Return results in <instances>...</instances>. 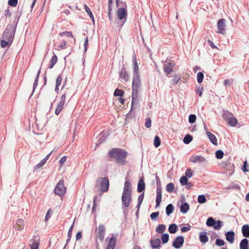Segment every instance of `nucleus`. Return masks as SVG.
Instances as JSON below:
<instances>
[{"label": "nucleus", "instance_id": "c03bdc74", "mask_svg": "<svg viewBox=\"0 0 249 249\" xmlns=\"http://www.w3.org/2000/svg\"><path fill=\"white\" fill-rule=\"evenodd\" d=\"M160 144V140L159 136H156L154 140V145L155 147H159Z\"/></svg>", "mask_w": 249, "mask_h": 249}, {"label": "nucleus", "instance_id": "0eeeda50", "mask_svg": "<svg viewBox=\"0 0 249 249\" xmlns=\"http://www.w3.org/2000/svg\"><path fill=\"white\" fill-rule=\"evenodd\" d=\"M184 238L183 236L180 235L177 237L173 242V247L176 249H180L183 245Z\"/></svg>", "mask_w": 249, "mask_h": 249}, {"label": "nucleus", "instance_id": "de8ad7c7", "mask_svg": "<svg viewBox=\"0 0 249 249\" xmlns=\"http://www.w3.org/2000/svg\"><path fill=\"white\" fill-rule=\"evenodd\" d=\"M224 152L221 150H218L215 152V157L218 159H221L223 157Z\"/></svg>", "mask_w": 249, "mask_h": 249}, {"label": "nucleus", "instance_id": "aec40b11", "mask_svg": "<svg viewBox=\"0 0 249 249\" xmlns=\"http://www.w3.org/2000/svg\"><path fill=\"white\" fill-rule=\"evenodd\" d=\"M161 189L157 188V196L156 199V207H158L160 204L161 201Z\"/></svg>", "mask_w": 249, "mask_h": 249}, {"label": "nucleus", "instance_id": "774afa93", "mask_svg": "<svg viewBox=\"0 0 249 249\" xmlns=\"http://www.w3.org/2000/svg\"><path fill=\"white\" fill-rule=\"evenodd\" d=\"M247 166H248V165H247V161H244V164H243V168H242V170L244 172H247L249 171V169L247 167Z\"/></svg>", "mask_w": 249, "mask_h": 249}, {"label": "nucleus", "instance_id": "dca6fc26", "mask_svg": "<svg viewBox=\"0 0 249 249\" xmlns=\"http://www.w3.org/2000/svg\"><path fill=\"white\" fill-rule=\"evenodd\" d=\"M66 81H65V83L63 84L61 89H64V93L61 96H64V99L66 100V98L67 97H70L72 95V90L71 88H65V85L66 84Z\"/></svg>", "mask_w": 249, "mask_h": 249}, {"label": "nucleus", "instance_id": "a18cd8bd", "mask_svg": "<svg viewBox=\"0 0 249 249\" xmlns=\"http://www.w3.org/2000/svg\"><path fill=\"white\" fill-rule=\"evenodd\" d=\"M204 78V74L201 72H199L197 74V80L198 83L200 84L202 82Z\"/></svg>", "mask_w": 249, "mask_h": 249}, {"label": "nucleus", "instance_id": "2f4dec72", "mask_svg": "<svg viewBox=\"0 0 249 249\" xmlns=\"http://www.w3.org/2000/svg\"><path fill=\"white\" fill-rule=\"evenodd\" d=\"M216 222V221L214 220L213 218L212 217H210L207 220L206 225H207V226H208L209 227H213L214 225L215 224Z\"/></svg>", "mask_w": 249, "mask_h": 249}, {"label": "nucleus", "instance_id": "72a5a7b5", "mask_svg": "<svg viewBox=\"0 0 249 249\" xmlns=\"http://www.w3.org/2000/svg\"><path fill=\"white\" fill-rule=\"evenodd\" d=\"M229 124L231 126H234L237 123V120L235 117L232 116L228 121Z\"/></svg>", "mask_w": 249, "mask_h": 249}, {"label": "nucleus", "instance_id": "6e6d98bb", "mask_svg": "<svg viewBox=\"0 0 249 249\" xmlns=\"http://www.w3.org/2000/svg\"><path fill=\"white\" fill-rule=\"evenodd\" d=\"M151 126V120L149 118L145 119V126L147 128H149Z\"/></svg>", "mask_w": 249, "mask_h": 249}, {"label": "nucleus", "instance_id": "a878e982", "mask_svg": "<svg viewBox=\"0 0 249 249\" xmlns=\"http://www.w3.org/2000/svg\"><path fill=\"white\" fill-rule=\"evenodd\" d=\"M39 239H36V237L35 239H32V243L30 245L31 249H38V246L39 245Z\"/></svg>", "mask_w": 249, "mask_h": 249}, {"label": "nucleus", "instance_id": "603ef678", "mask_svg": "<svg viewBox=\"0 0 249 249\" xmlns=\"http://www.w3.org/2000/svg\"><path fill=\"white\" fill-rule=\"evenodd\" d=\"M46 162L45 161V160H44L43 159V160H42L39 162V163H38V164H37L35 166L34 170H35V171H36L37 169H38V168H39L41 167L42 166H43V165L45 164V163H46Z\"/></svg>", "mask_w": 249, "mask_h": 249}, {"label": "nucleus", "instance_id": "423d86ee", "mask_svg": "<svg viewBox=\"0 0 249 249\" xmlns=\"http://www.w3.org/2000/svg\"><path fill=\"white\" fill-rule=\"evenodd\" d=\"M66 190V188L64 185V181L61 180L57 184L54 189V193L56 195L62 196L65 194Z\"/></svg>", "mask_w": 249, "mask_h": 249}, {"label": "nucleus", "instance_id": "7c9ffc66", "mask_svg": "<svg viewBox=\"0 0 249 249\" xmlns=\"http://www.w3.org/2000/svg\"><path fill=\"white\" fill-rule=\"evenodd\" d=\"M233 114L228 110H223V118L224 120H229L230 118L233 116Z\"/></svg>", "mask_w": 249, "mask_h": 249}, {"label": "nucleus", "instance_id": "2eb2a0df", "mask_svg": "<svg viewBox=\"0 0 249 249\" xmlns=\"http://www.w3.org/2000/svg\"><path fill=\"white\" fill-rule=\"evenodd\" d=\"M120 78L122 80L127 82L129 79V75L127 74L126 69L124 68V65H123V68L120 72Z\"/></svg>", "mask_w": 249, "mask_h": 249}, {"label": "nucleus", "instance_id": "37998d69", "mask_svg": "<svg viewBox=\"0 0 249 249\" xmlns=\"http://www.w3.org/2000/svg\"><path fill=\"white\" fill-rule=\"evenodd\" d=\"M222 226V222L221 220H218L216 221L213 228L214 230H219Z\"/></svg>", "mask_w": 249, "mask_h": 249}, {"label": "nucleus", "instance_id": "09e8293b", "mask_svg": "<svg viewBox=\"0 0 249 249\" xmlns=\"http://www.w3.org/2000/svg\"><path fill=\"white\" fill-rule=\"evenodd\" d=\"M193 175V171L191 169H187L185 172V177H187V178H190Z\"/></svg>", "mask_w": 249, "mask_h": 249}, {"label": "nucleus", "instance_id": "c9c22d12", "mask_svg": "<svg viewBox=\"0 0 249 249\" xmlns=\"http://www.w3.org/2000/svg\"><path fill=\"white\" fill-rule=\"evenodd\" d=\"M193 140V137L189 134H187L183 139V142L185 144H189Z\"/></svg>", "mask_w": 249, "mask_h": 249}, {"label": "nucleus", "instance_id": "1a4fd4ad", "mask_svg": "<svg viewBox=\"0 0 249 249\" xmlns=\"http://www.w3.org/2000/svg\"><path fill=\"white\" fill-rule=\"evenodd\" d=\"M218 31L217 33L218 34L224 35L225 34V20L223 18L220 19L217 22Z\"/></svg>", "mask_w": 249, "mask_h": 249}, {"label": "nucleus", "instance_id": "3c124183", "mask_svg": "<svg viewBox=\"0 0 249 249\" xmlns=\"http://www.w3.org/2000/svg\"><path fill=\"white\" fill-rule=\"evenodd\" d=\"M62 80L63 77L62 75L59 74L56 79L55 86H56V87H59L61 84Z\"/></svg>", "mask_w": 249, "mask_h": 249}, {"label": "nucleus", "instance_id": "052dcab7", "mask_svg": "<svg viewBox=\"0 0 249 249\" xmlns=\"http://www.w3.org/2000/svg\"><path fill=\"white\" fill-rule=\"evenodd\" d=\"M52 211L51 209H49L48 210V211L47 212L46 216H45V221H47L48 220V219L50 218V217H51L50 214L52 213Z\"/></svg>", "mask_w": 249, "mask_h": 249}, {"label": "nucleus", "instance_id": "8fccbe9b", "mask_svg": "<svg viewBox=\"0 0 249 249\" xmlns=\"http://www.w3.org/2000/svg\"><path fill=\"white\" fill-rule=\"evenodd\" d=\"M124 94V91L121 89H115L114 92V96H122Z\"/></svg>", "mask_w": 249, "mask_h": 249}, {"label": "nucleus", "instance_id": "f257e3e1", "mask_svg": "<svg viewBox=\"0 0 249 249\" xmlns=\"http://www.w3.org/2000/svg\"><path fill=\"white\" fill-rule=\"evenodd\" d=\"M132 199V188L130 181L125 178L122 196V208H128Z\"/></svg>", "mask_w": 249, "mask_h": 249}, {"label": "nucleus", "instance_id": "a211bd4d", "mask_svg": "<svg viewBox=\"0 0 249 249\" xmlns=\"http://www.w3.org/2000/svg\"><path fill=\"white\" fill-rule=\"evenodd\" d=\"M226 239L231 244L234 241L235 233L233 231H229L225 233Z\"/></svg>", "mask_w": 249, "mask_h": 249}, {"label": "nucleus", "instance_id": "5fc2aeb1", "mask_svg": "<svg viewBox=\"0 0 249 249\" xmlns=\"http://www.w3.org/2000/svg\"><path fill=\"white\" fill-rule=\"evenodd\" d=\"M216 245L218 246H223L225 245V241L221 239H217L215 241Z\"/></svg>", "mask_w": 249, "mask_h": 249}, {"label": "nucleus", "instance_id": "ddd939ff", "mask_svg": "<svg viewBox=\"0 0 249 249\" xmlns=\"http://www.w3.org/2000/svg\"><path fill=\"white\" fill-rule=\"evenodd\" d=\"M133 62V75H139V69L135 54H133L132 57Z\"/></svg>", "mask_w": 249, "mask_h": 249}, {"label": "nucleus", "instance_id": "9d476101", "mask_svg": "<svg viewBox=\"0 0 249 249\" xmlns=\"http://www.w3.org/2000/svg\"><path fill=\"white\" fill-rule=\"evenodd\" d=\"M175 65V62L173 61H170L169 62H167L166 61L163 66L164 72L166 73L167 74H170L172 71Z\"/></svg>", "mask_w": 249, "mask_h": 249}, {"label": "nucleus", "instance_id": "c85d7f7f", "mask_svg": "<svg viewBox=\"0 0 249 249\" xmlns=\"http://www.w3.org/2000/svg\"><path fill=\"white\" fill-rule=\"evenodd\" d=\"M166 229V225L164 224H160L156 228V231L158 233H163Z\"/></svg>", "mask_w": 249, "mask_h": 249}, {"label": "nucleus", "instance_id": "4c0bfd02", "mask_svg": "<svg viewBox=\"0 0 249 249\" xmlns=\"http://www.w3.org/2000/svg\"><path fill=\"white\" fill-rule=\"evenodd\" d=\"M84 7H85V9L86 10V12L89 15V16L90 17V18L92 19V21H94V19L93 15L91 10L89 8V7L86 4L84 5Z\"/></svg>", "mask_w": 249, "mask_h": 249}, {"label": "nucleus", "instance_id": "f8f14e48", "mask_svg": "<svg viewBox=\"0 0 249 249\" xmlns=\"http://www.w3.org/2000/svg\"><path fill=\"white\" fill-rule=\"evenodd\" d=\"M105 227L103 224H100L98 228V237L101 242H103L105 234Z\"/></svg>", "mask_w": 249, "mask_h": 249}, {"label": "nucleus", "instance_id": "79ce46f5", "mask_svg": "<svg viewBox=\"0 0 249 249\" xmlns=\"http://www.w3.org/2000/svg\"><path fill=\"white\" fill-rule=\"evenodd\" d=\"M162 242L163 244H165L167 243L169 240V235L168 233L163 234L161 236V238Z\"/></svg>", "mask_w": 249, "mask_h": 249}, {"label": "nucleus", "instance_id": "680f3d73", "mask_svg": "<svg viewBox=\"0 0 249 249\" xmlns=\"http://www.w3.org/2000/svg\"><path fill=\"white\" fill-rule=\"evenodd\" d=\"M88 44H89V39H88V37H87L85 38V39L84 44V52H87V49H88Z\"/></svg>", "mask_w": 249, "mask_h": 249}, {"label": "nucleus", "instance_id": "e433bc0d", "mask_svg": "<svg viewBox=\"0 0 249 249\" xmlns=\"http://www.w3.org/2000/svg\"><path fill=\"white\" fill-rule=\"evenodd\" d=\"M12 44V43L8 42L7 40L2 39L0 40V45L1 48H6L8 46H10V45Z\"/></svg>", "mask_w": 249, "mask_h": 249}, {"label": "nucleus", "instance_id": "338daca9", "mask_svg": "<svg viewBox=\"0 0 249 249\" xmlns=\"http://www.w3.org/2000/svg\"><path fill=\"white\" fill-rule=\"evenodd\" d=\"M191 229V226L188 225V227H183L181 228V231L183 232H185L190 231Z\"/></svg>", "mask_w": 249, "mask_h": 249}, {"label": "nucleus", "instance_id": "9b49d317", "mask_svg": "<svg viewBox=\"0 0 249 249\" xmlns=\"http://www.w3.org/2000/svg\"><path fill=\"white\" fill-rule=\"evenodd\" d=\"M141 86L140 75H133L132 90H139Z\"/></svg>", "mask_w": 249, "mask_h": 249}, {"label": "nucleus", "instance_id": "b1692460", "mask_svg": "<svg viewBox=\"0 0 249 249\" xmlns=\"http://www.w3.org/2000/svg\"><path fill=\"white\" fill-rule=\"evenodd\" d=\"M145 189V183L144 182L143 179L142 178H141L138 183V188L137 191L138 192L140 193L142 192Z\"/></svg>", "mask_w": 249, "mask_h": 249}, {"label": "nucleus", "instance_id": "6ab92c4d", "mask_svg": "<svg viewBox=\"0 0 249 249\" xmlns=\"http://www.w3.org/2000/svg\"><path fill=\"white\" fill-rule=\"evenodd\" d=\"M160 243V240L159 238L151 239L150 240V245L153 249H159Z\"/></svg>", "mask_w": 249, "mask_h": 249}, {"label": "nucleus", "instance_id": "cd10ccee", "mask_svg": "<svg viewBox=\"0 0 249 249\" xmlns=\"http://www.w3.org/2000/svg\"><path fill=\"white\" fill-rule=\"evenodd\" d=\"M116 245V240L114 237H111L109 241L106 249H114Z\"/></svg>", "mask_w": 249, "mask_h": 249}, {"label": "nucleus", "instance_id": "58836bf2", "mask_svg": "<svg viewBox=\"0 0 249 249\" xmlns=\"http://www.w3.org/2000/svg\"><path fill=\"white\" fill-rule=\"evenodd\" d=\"M206 201V198L204 195H201L198 196L197 201L200 204H204Z\"/></svg>", "mask_w": 249, "mask_h": 249}, {"label": "nucleus", "instance_id": "f3484780", "mask_svg": "<svg viewBox=\"0 0 249 249\" xmlns=\"http://www.w3.org/2000/svg\"><path fill=\"white\" fill-rule=\"evenodd\" d=\"M205 160V159L201 156H192L190 159V161L193 163H202Z\"/></svg>", "mask_w": 249, "mask_h": 249}, {"label": "nucleus", "instance_id": "7ed1b4c3", "mask_svg": "<svg viewBox=\"0 0 249 249\" xmlns=\"http://www.w3.org/2000/svg\"><path fill=\"white\" fill-rule=\"evenodd\" d=\"M19 18V17H18L15 26L13 25L8 26L3 33L1 38L7 40L8 42L12 43L13 42Z\"/></svg>", "mask_w": 249, "mask_h": 249}, {"label": "nucleus", "instance_id": "864d4df0", "mask_svg": "<svg viewBox=\"0 0 249 249\" xmlns=\"http://www.w3.org/2000/svg\"><path fill=\"white\" fill-rule=\"evenodd\" d=\"M196 117L195 114H191L189 116V122L190 123H194L196 121Z\"/></svg>", "mask_w": 249, "mask_h": 249}, {"label": "nucleus", "instance_id": "f704fd0d", "mask_svg": "<svg viewBox=\"0 0 249 249\" xmlns=\"http://www.w3.org/2000/svg\"><path fill=\"white\" fill-rule=\"evenodd\" d=\"M179 181L182 185H185L187 184L192 185L191 183H188V178L185 176H182L180 178Z\"/></svg>", "mask_w": 249, "mask_h": 249}, {"label": "nucleus", "instance_id": "412c9836", "mask_svg": "<svg viewBox=\"0 0 249 249\" xmlns=\"http://www.w3.org/2000/svg\"><path fill=\"white\" fill-rule=\"evenodd\" d=\"M206 133L207 134V136L211 141V142L214 145H217V139L216 138L215 136L211 133L209 131H207Z\"/></svg>", "mask_w": 249, "mask_h": 249}, {"label": "nucleus", "instance_id": "49530a36", "mask_svg": "<svg viewBox=\"0 0 249 249\" xmlns=\"http://www.w3.org/2000/svg\"><path fill=\"white\" fill-rule=\"evenodd\" d=\"M40 73V70H39L37 73L36 79L35 80L34 85H33V91L35 90L36 88L37 87L38 84V81L39 79V74Z\"/></svg>", "mask_w": 249, "mask_h": 249}, {"label": "nucleus", "instance_id": "f03ea898", "mask_svg": "<svg viewBox=\"0 0 249 249\" xmlns=\"http://www.w3.org/2000/svg\"><path fill=\"white\" fill-rule=\"evenodd\" d=\"M108 155L110 157L114 158L117 163L124 165L127 153L122 149L113 148L109 151Z\"/></svg>", "mask_w": 249, "mask_h": 249}, {"label": "nucleus", "instance_id": "13d9d810", "mask_svg": "<svg viewBox=\"0 0 249 249\" xmlns=\"http://www.w3.org/2000/svg\"><path fill=\"white\" fill-rule=\"evenodd\" d=\"M159 215V212H154L151 214L150 217L152 220H155L156 219V218L158 217Z\"/></svg>", "mask_w": 249, "mask_h": 249}, {"label": "nucleus", "instance_id": "4d7b16f0", "mask_svg": "<svg viewBox=\"0 0 249 249\" xmlns=\"http://www.w3.org/2000/svg\"><path fill=\"white\" fill-rule=\"evenodd\" d=\"M18 0H9L8 4L10 6L15 7L18 4Z\"/></svg>", "mask_w": 249, "mask_h": 249}, {"label": "nucleus", "instance_id": "39448f33", "mask_svg": "<svg viewBox=\"0 0 249 249\" xmlns=\"http://www.w3.org/2000/svg\"><path fill=\"white\" fill-rule=\"evenodd\" d=\"M117 15L118 19L122 21L121 23L117 22V26L121 27L126 20V10L125 8L124 7L118 8L117 11Z\"/></svg>", "mask_w": 249, "mask_h": 249}, {"label": "nucleus", "instance_id": "bb28decb", "mask_svg": "<svg viewBox=\"0 0 249 249\" xmlns=\"http://www.w3.org/2000/svg\"><path fill=\"white\" fill-rule=\"evenodd\" d=\"M199 240L202 243H206L208 241V237L206 232H201L199 234Z\"/></svg>", "mask_w": 249, "mask_h": 249}, {"label": "nucleus", "instance_id": "5701e85b", "mask_svg": "<svg viewBox=\"0 0 249 249\" xmlns=\"http://www.w3.org/2000/svg\"><path fill=\"white\" fill-rule=\"evenodd\" d=\"M14 227H15V228L17 230L20 231V230H22L24 227V224L23 220L21 219H18Z\"/></svg>", "mask_w": 249, "mask_h": 249}, {"label": "nucleus", "instance_id": "0e129e2a", "mask_svg": "<svg viewBox=\"0 0 249 249\" xmlns=\"http://www.w3.org/2000/svg\"><path fill=\"white\" fill-rule=\"evenodd\" d=\"M66 160H67V157L66 156L62 157L59 161V164L61 166H62L63 165V164L66 161Z\"/></svg>", "mask_w": 249, "mask_h": 249}, {"label": "nucleus", "instance_id": "4be33fe9", "mask_svg": "<svg viewBox=\"0 0 249 249\" xmlns=\"http://www.w3.org/2000/svg\"><path fill=\"white\" fill-rule=\"evenodd\" d=\"M242 232L244 237L249 238V225L246 224L243 226Z\"/></svg>", "mask_w": 249, "mask_h": 249}, {"label": "nucleus", "instance_id": "bf43d9fd", "mask_svg": "<svg viewBox=\"0 0 249 249\" xmlns=\"http://www.w3.org/2000/svg\"><path fill=\"white\" fill-rule=\"evenodd\" d=\"M132 98H139V90H132Z\"/></svg>", "mask_w": 249, "mask_h": 249}, {"label": "nucleus", "instance_id": "c756f323", "mask_svg": "<svg viewBox=\"0 0 249 249\" xmlns=\"http://www.w3.org/2000/svg\"><path fill=\"white\" fill-rule=\"evenodd\" d=\"M174 210V207L172 204H168L166 207V213L167 216L170 215Z\"/></svg>", "mask_w": 249, "mask_h": 249}, {"label": "nucleus", "instance_id": "e2e57ef3", "mask_svg": "<svg viewBox=\"0 0 249 249\" xmlns=\"http://www.w3.org/2000/svg\"><path fill=\"white\" fill-rule=\"evenodd\" d=\"M156 180L157 186V188H159V189H161L160 179L158 176H156Z\"/></svg>", "mask_w": 249, "mask_h": 249}, {"label": "nucleus", "instance_id": "69168bd1", "mask_svg": "<svg viewBox=\"0 0 249 249\" xmlns=\"http://www.w3.org/2000/svg\"><path fill=\"white\" fill-rule=\"evenodd\" d=\"M57 61V57L55 54H54L52 56V57L50 60V62L55 64L56 63Z\"/></svg>", "mask_w": 249, "mask_h": 249}, {"label": "nucleus", "instance_id": "ea45409f", "mask_svg": "<svg viewBox=\"0 0 249 249\" xmlns=\"http://www.w3.org/2000/svg\"><path fill=\"white\" fill-rule=\"evenodd\" d=\"M138 98H132L131 110L136 109L137 105L138 103Z\"/></svg>", "mask_w": 249, "mask_h": 249}, {"label": "nucleus", "instance_id": "6e6552de", "mask_svg": "<svg viewBox=\"0 0 249 249\" xmlns=\"http://www.w3.org/2000/svg\"><path fill=\"white\" fill-rule=\"evenodd\" d=\"M65 100L64 99V96H61L60 100L56 106V107L55 110V114L57 115H59L60 112L64 108V105L65 104Z\"/></svg>", "mask_w": 249, "mask_h": 249}, {"label": "nucleus", "instance_id": "20e7f679", "mask_svg": "<svg viewBox=\"0 0 249 249\" xmlns=\"http://www.w3.org/2000/svg\"><path fill=\"white\" fill-rule=\"evenodd\" d=\"M96 186L99 187L101 192H107L109 187V181L108 178L107 177L98 178L96 180Z\"/></svg>", "mask_w": 249, "mask_h": 249}, {"label": "nucleus", "instance_id": "473e14b6", "mask_svg": "<svg viewBox=\"0 0 249 249\" xmlns=\"http://www.w3.org/2000/svg\"><path fill=\"white\" fill-rule=\"evenodd\" d=\"M177 226L175 224H171L169 226L168 230L170 233H175L177 231Z\"/></svg>", "mask_w": 249, "mask_h": 249}, {"label": "nucleus", "instance_id": "a19ab883", "mask_svg": "<svg viewBox=\"0 0 249 249\" xmlns=\"http://www.w3.org/2000/svg\"><path fill=\"white\" fill-rule=\"evenodd\" d=\"M175 188L174 184L173 183H169L167 184L166 186V190L169 193H171L173 191Z\"/></svg>", "mask_w": 249, "mask_h": 249}, {"label": "nucleus", "instance_id": "4468645a", "mask_svg": "<svg viewBox=\"0 0 249 249\" xmlns=\"http://www.w3.org/2000/svg\"><path fill=\"white\" fill-rule=\"evenodd\" d=\"M190 209L189 205L185 201V198H183L181 200L180 206V211L182 213H186Z\"/></svg>", "mask_w": 249, "mask_h": 249}, {"label": "nucleus", "instance_id": "393cba45", "mask_svg": "<svg viewBox=\"0 0 249 249\" xmlns=\"http://www.w3.org/2000/svg\"><path fill=\"white\" fill-rule=\"evenodd\" d=\"M240 249H249V240L247 238H244L241 241Z\"/></svg>", "mask_w": 249, "mask_h": 249}]
</instances>
